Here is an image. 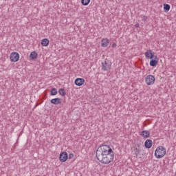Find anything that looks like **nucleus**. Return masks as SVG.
<instances>
[{
	"label": "nucleus",
	"mask_w": 176,
	"mask_h": 176,
	"mask_svg": "<svg viewBox=\"0 0 176 176\" xmlns=\"http://www.w3.org/2000/svg\"><path fill=\"white\" fill-rule=\"evenodd\" d=\"M96 157L98 160L100 162V163H102V164H109V163L113 162L115 155L113 153L104 155H98V152H96Z\"/></svg>",
	"instance_id": "1"
},
{
	"label": "nucleus",
	"mask_w": 176,
	"mask_h": 176,
	"mask_svg": "<svg viewBox=\"0 0 176 176\" xmlns=\"http://www.w3.org/2000/svg\"><path fill=\"white\" fill-rule=\"evenodd\" d=\"M96 152H98V156H103L104 155L113 153V151H112V148L108 145H102L99 146Z\"/></svg>",
	"instance_id": "2"
},
{
	"label": "nucleus",
	"mask_w": 176,
	"mask_h": 176,
	"mask_svg": "<svg viewBox=\"0 0 176 176\" xmlns=\"http://www.w3.org/2000/svg\"><path fill=\"white\" fill-rule=\"evenodd\" d=\"M166 153V148L163 146H160L155 150V156L157 159H162V157H164Z\"/></svg>",
	"instance_id": "3"
},
{
	"label": "nucleus",
	"mask_w": 176,
	"mask_h": 176,
	"mask_svg": "<svg viewBox=\"0 0 176 176\" xmlns=\"http://www.w3.org/2000/svg\"><path fill=\"white\" fill-rule=\"evenodd\" d=\"M155 80H156V79L155 78V76L152 75H148L145 78V82L148 86L155 85Z\"/></svg>",
	"instance_id": "4"
},
{
	"label": "nucleus",
	"mask_w": 176,
	"mask_h": 176,
	"mask_svg": "<svg viewBox=\"0 0 176 176\" xmlns=\"http://www.w3.org/2000/svg\"><path fill=\"white\" fill-rule=\"evenodd\" d=\"M20 55L17 52H12L10 56V60L12 61V63H17V60H19Z\"/></svg>",
	"instance_id": "5"
},
{
	"label": "nucleus",
	"mask_w": 176,
	"mask_h": 176,
	"mask_svg": "<svg viewBox=\"0 0 176 176\" xmlns=\"http://www.w3.org/2000/svg\"><path fill=\"white\" fill-rule=\"evenodd\" d=\"M111 65H112V63H111V62L108 60L102 63V71H109V69H111Z\"/></svg>",
	"instance_id": "6"
},
{
	"label": "nucleus",
	"mask_w": 176,
	"mask_h": 176,
	"mask_svg": "<svg viewBox=\"0 0 176 176\" xmlns=\"http://www.w3.org/2000/svg\"><path fill=\"white\" fill-rule=\"evenodd\" d=\"M67 160H68V154L67 153L63 152L60 154L59 160L62 163L67 162Z\"/></svg>",
	"instance_id": "7"
},
{
	"label": "nucleus",
	"mask_w": 176,
	"mask_h": 176,
	"mask_svg": "<svg viewBox=\"0 0 176 176\" xmlns=\"http://www.w3.org/2000/svg\"><path fill=\"white\" fill-rule=\"evenodd\" d=\"M144 54L146 58H148L150 60H152V58L155 57V53H153V52L151 50L146 52Z\"/></svg>",
	"instance_id": "8"
},
{
	"label": "nucleus",
	"mask_w": 176,
	"mask_h": 176,
	"mask_svg": "<svg viewBox=\"0 0 176 176\" xmlns=\"http://www.w3.org/2000/svg\"><path fill=\"white\" fill-rule=\"evenodd\" d=\"M74 83L76 86H83L85 85V78H78L75 80Z\"/></svg>",
	"instance_id": "9"
},
{
	"label": "nucleus",
	"mask_w": 176,
	"mask_h": 176,
	"mask_svg": "<svg viewBox=\"0 0 176 176\" xmlns=\"http://www.w3.org/2000/svg\"><path fill=\"white\" fill-rule=\"evenodd\" d=\"M108 45H109V39L107 38H102L101 41L102 47H107Z\"/></svg>",
	"instance_id": "10"
},
{
	"label": "nucleus",
	"mask_w": 176,
	"mask_h": 176,
	"mask_svg": "<svg viewBox=\"0 0 176 176\" xmlns=\"http://www.w3.org/2000/svg\"><path fill=\"white\" fill-rule=\"evenodd\" d=\"M51 104H54V105H59V104H61V99L60 98L52 99Z\"/></svg>",
	"instance_id": "11"
},
{
	"label": "nucleus",
	"mask_w": 176,
	"mask_h": 176,
	"mask_svg": "<svg viewBox=\"0 0 176 176\" xmlns=\"http://www.w3.org/2000/svg\"><path fill=\"white\" fill-rule=\"evenodd\" d=\"M153 142L152 140H146L144 142V146L147 149H150V148H152Z\"/></svg>",
	"instance_id": "12"
},
{
	"label": "nucleus",
	"mask_w": 176,
	"mask_h": 176,
	"mask_svg": "<svg viewBox=\"0 0 176 176\" xmlns=\"http://www.w3.org/2000/svg\"><path fill=\"white\" fill-rule=\"evenodd\" d=\"M142 137L143 138H149V135H151V133L148 131H143L141 133Z\"/></svg>",
	"instance_id": "13"
},
{
	"label": "nucleus",
	"mask_w": 176,
	"mask_h": 176,
	"mask_svg": "<svg viewBox=\"0 0 176 176\" xmlns=\"http://www.w3.org/2000/svg\"><path fill=\"white\" fill-rule=\"evenodd\" d=\"M49 39L43 38L41 40V46L47 47L49 46Z\"/></svg>",
	"instance_id": "14"
},
{
	"label": "nucleus",
	"mask_w": 176,
	"mask_h": 176,
	"mask_svg": "<svg viewBox=\"0 0 176 176\" xmlns=\"http://www.w3.org/2000/svg\"><path fill=\"white\" fill-rule=\"evenodd\" d=\"M36 57H38V54L36 52H32L30 54V60H36Z\"/></svg>",
	"instance_id": "15"
},
{
	"label": "nucleus",
	"mask_w": 176,
	"mask_h": 176,
	"mask_svg": "<svg viewBox=\"0 0 176 176\" xmlns=\"http://www.w3.org/2000/svg\"><path fill=\"white\" fill-rule=\"evenodd\" d=\"M157 65V60H151V61H150L151 67H156Z\"/></svg>",
	"instance_id": "16"
},
{
	"label": "nucleus",
	"mask_w": 176,
	"mask_h": 176,
	"mask_svg": "<svg viewBox=\"0 0 176 176\" xmlns=\"http://www.w3.org/2000/svg\"><path fill=\"white\" fill-rule=\"evenodd\" d=\"M58 93H59L60 96H62V97H64L65 96V89H64L63 88L59 89Z\"/></svg>",
	"instance_id": "17"
},
{
	"label": "nucleus",
	"mask_w": 176,
	"mask_h": 176,
	"mask_svg": "<svg viewBox=\"0 0 176 176\" xmlns=\"http://www.w3.org/2000/svg\"><path fill=\"white\" fill-rule=\"evenodd\" d=\"M81 3L84 6H87L90 3V0H81Z\"/></svg>",
	"instance_id": "18"
},
{
	"label": "nucleus",
	"mask_w": 176,
	"mask_h": 176,
	"mask_svg": "<svg viewBox=\"0 0 176 176\" xmlns=\"http://www.w3.org/2000/svg\"><path fill=\"white\" fill-rule=\"evenodd\" d=\"M164 12H168V10H170V5L164 4Z\"/></svg>",
	"instance_id": "19"
},
{
	"label": "nucleus",
	"mask_w": 176,
	"mask_h": 176,
	"mask_svg": "<svg viewBox=\"0 0 176 176\" xmlns=\"http://www.w3.org/2000/svg\"><path fill=\"white\" fill-rule=\"evenodd\" d=\"M57 94V89L56 88H53L51 90V96H56Z\"/></svg>",
	"instance_id": "20"
},
{
	"label": "nucleus",
	"mask_w": 176,
	"mask_h": 176,
	"mask_svg": "<svg viewBox=\"0 0 176 176\" xmlns=\"http://www.w3.org/2000/svg\"><path fill=\"white\" fill-rule=\"evenodd\" d=\"M142 20H143L144 21H146L148 20V16H143Z\"/></svg>",
	"instance_id": "21"
},
{
	"label": "nucleus",
	"mask_w": 176,
	"mask_h": 176,
	"mask_svg": "<svg viewBox=\"0 0 176 176\" xmlns=\"http://www.w3.org/2000/svg\"><path fill=\"white\" fill-rule=\"evenodd\" d=\"M135 28H140V23H136L135 25Z\"/></svg>",
	"instance_id": "22"
},
{
	"label": "nucleus",
	"mask_w": 176,
	"mask_h": 176,
	"mask_svg": "<svg viewBox=\"0 0 176 176\" xmlns=\"http://www.w3.org/2000/svg\"><path fill=\"white\" fill-rule=\"evenodd\" d=\"M72 157H74V154H69V159H72Z\"/></svg>",
	"instance_id": "23"
},
{
	"label": "nucleus",
	"mask_w": 176,
	"mask_h": 176,
	"mask_svg": "<svg viewBox=\"0 0 176 176\" xmlns=\"http://www.w3.org/2000/svg\"><path fill=\"white\" fill-rule=\"evenodd\" d=\"M135 152L136 153H140V149L135 148Z\"/></svg>",
	"instance_id": "24"
},
{
	"label": "nucleus",
	"mask_w": 176,
	"mask_h": 176,
	"mask_svg": "<svg viewBox=\"0 0 176 176\" xmlns=\"http://www.w3.org/2000/svg\"><path fill=\"white\" fill-rule=\"evenodd\" d=\"M112 47H116V43H113L112 44Z\"/></svg>",
	"instance_id": "25"
},
{
	"label": "nucleus",
	"mask_w": 176,
	"mask_h": 176,
	"mask_svg": "<svg viewBox=\"0 0 176 176\" xmlns=\"http://www.w3.org/2000/svg\"><path fill=\"white\" fill-rule=\"evenodd\" d=\"M155 58H157V56H155Z\"/></svg>",
	"instance_id": "26"
}]
</instances>
